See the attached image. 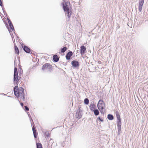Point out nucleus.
<instances>
[{"label": "nucleus", "instance_id": "393cba45", "mask_svg": "<svg viewBox=\"0 0 148 148\" xmlns=\"http://www.w3.org/2000/svg\"><path fill=\"white\" fill-rule=\"evenodd\" d=\"M37 148H42L41 144L39 143H36Z\"/></svg>", "mask_w": 148, "mask_h": 148}, {"label": "nucleus", "instance_id": "72a5a7b5", "mask_svg": "<svg viewBox=\"0 0 148 148\" xmlns=\"http://www.w3.org/2000/svg\"><path fill=\"white\" fill-rule=\"evenodd\" d=\"M21 71L22 72H23V70H22V69H20V73H21Z\"/></svg>", "mask_w": 148, "mask_h": 148}, {"label": "nucleus", "instance_id": "9b49d317", "mask_svg": "<svg viewBox=\"0 0 148 148\" xmlns=\"http://www.w3.org/2000/svg\"><path fill=\"white\" fill-rule=\"evenodd\" d=\"M71 64L72 66L75 68L78 67L79 65V62L75 60L72 61Z\"/></svg>", "mask_w": 148, "mask_h": 148}, {"label": "nucleus", "instance_id": "c85d7f7f", "mask_svg": "<svg viewBox=\"0 0 148 148\" xmlns=\"http://www.w3.org/2000/svg\"><path fill=\"white\" fill-rule=\"evenodd\" d=\"M18 90L19 88L18 86V85H17L14 87V91L16 90L17 91H18Z\"/></svg>", "mask_w": 148, "mask_h": 148}, {"label": "nucleus", "instance_id": "f8f14e48", "mask_svg": "<svg viewBox=\"0 0 148 148\" xmlns=\"http://www.w3.org/2000/svg\"><path fill=\"white\" fill-rule=\"evenodd\" d=\"M7 20L9 25L10 30L11 29L12 31L14 32V33L15 34V30L11 21L8 18H7Z\"/></svg>", "mask_w": 148, "mask_h": 148}, {"label": "nucleus", "instance_id": "423d86ee", "mask_svg": "<svg viewBox=\"0 0 148 148\" xmlns=\"http://www.w3.org/2000/svg\"><path fill=\"white\" fill-rule=\"evenodd\" d=\"M144 0H139L138 2V10L140 12H141L143 5L144 3Z\"/></svg>", "mask_w": 148, "mask_h": 148}, {"label": "nucleus", "instance_id": "f03ea898", "mask_svg": "<svg viewBox=\"0 0 148 148\" xmlns=\"http://www.w3.org/2000/svg\"><path fill=\"white\" fill-rule=\"evenodd\" d=\"M62 4L63 8L65 14H67L68 18H69L71 14V11L70 10L68 5L66 3L64 4L63 3Z\"/></svg>", "mask_w": 148, "mask_h": 148}, {"label": "nucleus", "instance_id": "cd10ccee", "mask_svg": "<svg viewBox=\"0 0 148 148\" xmlns=\"http://www.w3.org/2000/svg\"><path fill=\"white\" fill-rule=\"evenodd\" d=\"M45 134L46 136H47V137L49 136H50V133L49 131H47L45 133Z\"/></svg>", "mask_w": 148, "mask_h": 148}, {"label": "nucleus", "instance_id": "6ab92c4d", "mask_svg": "<svg viewBox=\"0 0 148 148\" xmlns=\"http://www.w3.org/2000/svg\"><path fill=\"white\" fill-rule=\"evenodd\" d=\"M14 95L17 97L18 98L20 97V92H19L18 91H17L16 90L15 91H14Z\"/></svg>", "mask_w": 148, "mask_h": 148}, {"label": "nucleus", "instance_id": "2f4dec72", "mask_svg": "<svg viewBox=\"0 0 148 148\" xmlns=\"http://www.w3.org/2000/svg\"><path fill=\"white\" fill-rule=\"evenodd\" d=\"M99 110L100 111V112L101 114H103V110H102L101 109H99Z\"/></svg>", "mask_w": 148, "mask_h": 148}, {"label": "nucleus", "instance_id": "4468645a", "mask_svg": "<svg viewBox=\"0 0 148 148\" xmlns=\"http://www.w3.org/2000/svg\"><path fill=\"white\" fill-rule=\"evenodd\" d=\"M73 55V53L72 51H69L66 54V58L67 60H69L71 59V57Z\"/></svg>", "mask_w": 148, "mask_h": 148}, {"label": "nucleus", "instance_id": "b1692460", "mask_svg": "<svg viewBox=\"0 0 148 148\" xmlns=\"http://www.w3.org/2000/svg\"><path fill=\"white\" fill-rule=\"evenodd\" d=\"M84 102L86 105H88L89 103V100L88 98H85L84 100Z\"/></svg>", "mask_w": 148, "mask_h": 148}, {"label": "nucleus", "instance_id": "a878e982", "mask_svg": "<svg viewBox=\"0 0 148 148\" xmlns=\"http://www.w3.org/2000/svg\"><path fill=\"white\" fill-rule=\"evenodd\" d=\"M6 25H7V27L8 29L9 32V33H10L11 36H13V34L12 33V32L10 31L9 28L8 27V25L7 24H6Z\"/></svg>", "mask_w": 148, "mask_h": 148}, {"label": "nucleus", "instance_id": "0eeeda50", "mask_svg": "<svg viewBox=\"0 0 148 148\" xmlns=\"http://www.w3.org/2000/svg\"><path fill=\"white\" fill-rule=\"evenodd\" d=\"M121 120H117V125L118 127V132L119 134H120L121 133Z\"/></svg>", "mask_w": 148, "mask_h": 148}, {"label": "nucleus", "instance_id": "7ed1b4c3", "mask_svg": "<svg viewBox=\"0 0 148 148\" xmlns=\"http://www.w3.org/2000/svg\"><path fill=\"white\" fill-rule=\"evenodd\" d=\"M28 114L29 117L30 118V121H31H31H33L32 119V118L31 116H30V114ZM32 123H34L33 121L32 122ZM31 124L32 125V130L33 133L34 134V137L35 138H36L37 137V133L36 132V130L35 128L34 127V126H32V122H31Z\"/></svg>", "mask_w": 148, "mask_h": 148}, {"label": "nucleus", "instance_id": "20e7f679", "mask_svg": "<svg viewBox=\"0 0 148 148\" xmlns=\"http://www.w3.org/2000/svg\"><path fill=\"white\" fill-rule=\"evenodd\" d=\"M105 106V104L103 103V100H100L97 104V106L98 109H101L103 110Z\"/></svg>", "mask_w": 148, "mask_h": 148}, {"label": "nucleus", "instance_id": "7c9ffc66", "mask_svg": "<svg viewBox=\"0 0 148 148\" xmlns=\"http://www.w3.org/2000/svg\"><path fill=\"white\" fill-rule=\"evenodd\" d=\"M98 120H99L100 121H101V122H103V120L99 116L98 118H97V119Z\"/></svg>", "mask_w": 148, "mask_h": 148}, {"label": "nucleus", "instance_id": "ddd939ff", "mask_svg": "<svg viewBox=\"0 0 148 148\" xmlns=\"http://www.w3.org/2000/svg\"><path fill=\"white\" fill-rule=\"evenodd\" d=\"M75 117L76 118L78 119H80L82 116V115L80 112V108H79V110L77 111L75 115Z\"/></svg>", "mask_w": 148, "mask_h": 148}, {"label": "nucleus", "instance_id": "5701e85b", "mask_svg": "<svg viewBox=\"0 0 148 148\" xmlns=\"http://www.w3.org/2000/svg\"><path fill=\"white\" fill-rule=\"evenodd\" d=\"M93 111L94 112V114L95 116L99 115V112L98 110L96 109Z\"/></svg>", "mask_w": 148, "mask_h": 148}, {"label": "nucleus", "instance_id": "f257e3e1", "mask_svg": "<svg viewBox=\"0 0 148 148\" xmlns=\"http://www.w3.org/2000/svg\"><path fill=\"white\" fill-rule=\"evenodd\" d=\"M20 77L19 78L18 76V73L17 69V68L15 67L14 71V84L18 85V82L20 80Z\"/></svg>", "mask_w": 148, "mask_h": 148}, {"label": "nucleus", "instance_id": "dca6fc26", "mask_svg": "<svg viewBox=\"0 0 148 148\" xmlns=\"http://www.w3.org/2000/svg\"><path fill=\"white\" fill-rule=\"evenodd\" d=\"M89 107L90 108V110L92 111H93L94 110L96 109L95 108L96 106L95 104L94 103L90 104Z\"/></svg>", "mask_w": 148, "mask_h": 148}, {"label": "nucleus", "instance_id": "aec40b11", "mask_svg": "<svg viewBox=\"0 0 148 148\" xmlns=\"http://www.w3.org/2000/svg\"><path fill=\"white\" fill-rule=\"evenodd\" d=\"M14 46L15 53H16L18 55H19V52L18 47L16 45H14Z\"/></svg>", "mask_w": 148, "mask_h": 148}, {"label": "nucleus", "instance_id": "1a4fd4ad", "mask_svg": "<svg viewBox=\"0 0 148 148\" xmlns=\"http://www.w3.org/2000/svg\"><path fill=\"white\" fill-rule=\"evenodd\" d=\"M86 47L84 45H82L80 48V52L81 55H84L86 51Z\"/></svg>", "mask_w": 148, "mask_h": 148}, {"label": "nucleus", "instance_id": "bb28decb", "mask_svg": "<svg viewBox=\"0 0 148 148\" xmlns=\"http://www.w3.org/2000/svg\"><path fill=\"white\" fill-rule=\"evenodd\" d=\"M6 25H7V27L8 29L9 32V33H10L11 36H13V34L12 33V32L10 31L9 28L8 27V25L7 24H6Z\"/></svg>", "mask_w": 148, "mask_h": 148}, {"label": "nucleus", "instance_id": "39448f33", "mask_svg": "<svg viewBox=\"0 0 148 148\" xmlns=\"http://www.w3.org/2000/svg\"><path fill=\"white\" fill-rule=\"evenodd\" d=\"M24 89L23 88L21 87L19 88L18 91L19 92H20L21 98H22V97H23L22 99L23 101H24L25 100V97L24 96Z\"/></svg>", "mask_w": 148, "mask_h": 148}, {"label": "nucleus", "instance_id": "2eb2a0df", "mask_svg": "<svg viewBox=\"0 0 148 148\" xmlns=\"http://www.w3.org/2000/svg\"><path fill=\"white\" fill-rule=\"evenodd\" d=\"M53 60L55 62H57L59 60V58L57 55H54L53 56Z\"/></svg>", "mask_w": 148, "mask_h": 148}, {"label": "nucleus", "instance_id": "c756f323", "mask_svg": "<svg viewBox=\"0 0 148 148\" xmlns=\"http://www.w3.org/2000/svg\"><path fill=\"white\" fill-rule=\"evenodd\" d=\"M24 108H25L24 109L25 111H29V108L27 106H25Z\"/></svg>", "mask_w": 148, "mask_h": 148}, {"label": "nucleus", "instance_id": "a211bd4d", "mask_svg": "<svg viewBox=\"0 0 148 148\" xmlns=\"http://www.w3.org/2000/svg\"><path fill=\"white\" fill-rule=\"evenodd\" d=\"M108 119L110 120H112L114 119V116L112 114H108L107 116Z\"/></svg>", "mask_w": 148, "mask_h": 148}, {"label": "nucleus", "instance_id": "9d476101", "mask_svg": "<svg viewBox=\"0 0 148 148\" xmlns=\"http://www.w3.org/2000/svg\"><path fill=\"white\" fill-rule=\"evenodd\" d=\"M51 65L49 63H45L44 64L42 67V69L43 70H45L47 69H50L51 68Z\"/></svg>", "mask_w": 148, "mask_h": 148}, {"label": "nucleus", "instance_id": "e433bc0d", "mask_svg": "<svg viewBox=\"0 0 148 148\" xmlns=\"http://www.w3.org/2000/svg\"><path fill=\"white\" fill-rule=\"evenodd\" d=\"M13 37H14V36H11V37H12V38H13Z\"/></svg>", "mask_w": 148, "mask_h": 148}, {"label": "nucleus", "instance_id": "f3484780", "mask_svg": "<svg viewBox=\"0 0 148 148\" xmlns=\"http://www.w3.org/2000/svg\"><path fill=\"white\" fill-rule=\"evenodd\" d=\"M67 48L66 47L62 48L60 49V51L59 52V53H63L65 52L67 50Z\"/></svg>", "mask_w": 148, "mask_h": 148}, {"label": "nucleus", "instance_id": "473e14b6", "mask_svg": "<svg viewBox=\"0 0 148 148\" xmlns=\"http://www.w3.org/2000/svg\"><path fill=\"white\" fill-rule=\"evenodd\" d=\"M20 104L21 105V106L22 107H23V105H24V104L23 103H20Z\"/></svg>", "mask_w": 148, "mask_h": 148}, {"label": "nucleus", "instance_id": "6e6552de", "mask_svg": "<svg viewBox=\"0 0 148 148\" xmlns=\"http://www.w3.org/2000/svg\"><path fill=\"white\" fill-rule=\"evenodd\" d=\"M23 50L27 53H30L31 50L30 48L25 45L22 46Z\"/></svg>", "mask_w": 148, "mask_h": 148}, {"label": "nucleus", "instance_id": "4be33fe9", "mask_svg": "<svg viewBox=\"0 0 148 148\" xmlns=\"http://www.w3.org/2000/svg\"><path fill=\"white\" fill-rule=\"evenodd\" d=\"M116 116L117 118V120H121L120 116L118 111H116Z\"/></svg>", "mask_w": 148, "mask_h": 148}, {"label": "nucleus", "instance_id": "f704fd0d", "mask_svg": "<svg viewBox=\"0 0 148 148\" xmlns=\"http://www.w3.org/2000/svg\"><path fill=\"white\" fill-rule=\"evenodd\" d=\"M119 27H120L119 26H118L116 28H117V29H118L119 28Z\"/></svg>", "mask_w": 148, "mask_h": 148}, {"label": "nucleus", "instance_id": "c9c22d12", "mask_svg": "<svg viewBox=\"0 0 148 148\" xmlns=\"http://www.w3.org/2000/svg\"><path fill=\"white\" fill-rule=\"evenodd\" d=\"M9 97H11V98H12L13 97H12V96H10Z\"/></svg>", "mask_w": 148, "mask_h": 148}, {"label": "nucleus", "instance_id": "412c9836", "mask_svg": "<svg viewBox=\"0 0 148 148\" xmlns=\"http://www.w3.org/2000/svg\"><path fill=\"white\" fill-rule=\"evenodd\" d=\"M0 5L2 7L3 11L4 14H5V13L6 14V12L4 9V7L3 6V4L2 1H1V0H0Z\"/></svg>", "mask_w": 148, "mask_h": 148}]
</instances>
